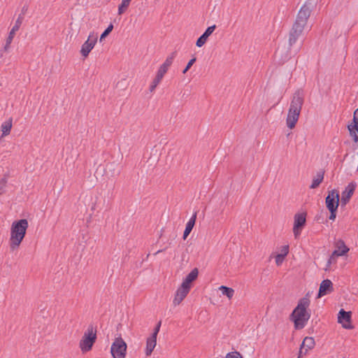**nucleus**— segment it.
Masks as SVG:
<instances>
[{"label": "nucleus", "mask_w": 358, "mask_h": 358, "mask_svg": "<svg viewBox=\"0 0 358 358\" xmlns=\"http://www.w3.org/2000/svg\"><path fill=\"white\" fill-rule=\"evenodd\" d=\"M96 339V330L92 327H88L80 342V348L81 351L83 352L90 351L95 343Z\"/></svg>", "instance_id": "4"}, {"label": "nucleus", "mask_w": 358, "mask_h": 358, "mask_svg": "<svg viewBox=\"0 0 358 358\" xmlns=\"http://www.w3.org/2000/svg\"><path fill=\"white\" fill-rule=\"evenodd\" d=\"M337 255H334V252H332L331 255L330 256L325 268V271H330L331 270V265L332 264H336L337 262Z\"/></svg>", "instance_id": "27"}, {"label": "nucleus", "mask_w": 358, "mask_h": 358, "mask_svg": "<svg viewBox=\"0 0 358 358\" xmlns=\"http://www.w3.org/2000/svg\"><path fill=\"white\" fill-rule=\"evenodd\" d=\"M333 290L334 287L331 281L328 279L324 280L320 283L317 297L320 298L323 296H325L333 292Z\"/></svg>", "instance_id": "16"}, {"label": "nucleus", "mask_w": 358, "mask_h": 358, "mask_svg": "<svg viewBox=\"0 0 358 358\" xmlns=\"http://www.w3.org/2000/svg\"><path fill=\"white\" fill-rule=\"evenodd\" d=\"M113 24H110L108 27L106 28V29L101 34L99 38V41L102 42L105 38L113 31Z\"/></svg>", "instance_id": "29"}, {"label": "nucleus", "mask_w": 358, "mask_h": 358, "mask_svg": "<svg viewBox=\"0 0 358 358\" xmlns=\"http://www.w3.org/2000/svg\"><path fill=\"white\" fill-rule=\"evenodd\" d=\"M27 10V7H23L22 8V12L24 13L26 12V10Z\"/></svg>", "instance_id": "39"}, {"label": "nucleus", "mask_w": 358, "mask_h": 358, "mask_svg": "<svg viewBox=\"0 0 358 358\" xmlns=\"http://www.w3.org/2000/svg\"><path fill=\"white\" fill-rule=\"evenodd\" d=\"M310 303V301L308 294L298 301L297 306L290 315V320L294 322L295 329H301L306 325L310 317V313L307 310Z\"/></svg>", "instance_id": "2"}, {"label": "nucleus", "mask_w": 358, "mask_h": 358, "mask_svg": "<svg viewBox=\"0 0 358 358\" xmlns=\"http://www.w3.org/2000/svg\"><path fill=\"white\" fill-rule=\"evenodd\" d=\"M306 223V213L302 211L296 213L294 216L293 234L295 238H298L301 234Z\"/></svg>", "instance_id": "7"}, {"label": "nucleus", "mask_w": 358, "mask_h": 358, "mask_svg": "<svg viewBox=\"0 0 358 358\" xmlns=\"http://www.w3.org/2000/svg\"><path fill=\"white\" fill-rule=\"evenodd\" d=\"M340 199L338 192L333 189L329 192L326 198V206L329 211L336 210L339 204Z\"/></svg>", "instance_id": "9"}, {"label": "nucleus", "mask_w": 358, "mask_h": 358, "mask_svg": "<svg viewBox=\"0 0 358 358\" xmlns=\"http://www.w3.org/2000/svg\"><path fill=\"white\" fill-rule=\"evenodd\" d=\"M336 210H332L330 211L331 215L329 216V219L334 220L336 218Z\"/></svg>", "instance_id": "38"}, {"label": "nucleus", "mask_w": 358, "mask_h": 358, "mask_svg": "<svg viewBox=\"0 0 358 358\" xmlns=\"http://www.w3.org/2000/svg\"><path fill=\"white\" fill-rule=\"evenodd\" d=\"M190 290L191 288H189V286L187 287L182 284H180L176 289L173 295L172 301L173 306H179L187 297Z\"/></svg>", "instance_id": "8"}, {"label": "nucleus", "mask_w": 358, "mask_h": 358, "mask_svg": "<svg viewBox=\"0 0 358 358\" xmlns=\"http://www.w3.org/2000/svg\"><path fill=\"white\" fill-rule=\"evenodd\" d=\"M196 219V213H194L186 224L185 229L183 233V239L185 240L192 230Z\"/></svg>", "instance_id": "20"}, {"label": "nucleus", "mask_w": 358, "mask_h": 358, "mask_svg": "<svg viewBox=\"0 0 358 358\" xmlns=\"http://www.w3.org/2000/svg\"><path fill=\"white\" fill-rule=\"evenodd\" d=\"M13 127V119L9 117L3 121L1 125V131L2 132L1 137L6 136L10 134Z\"/></svg>", "instance_id": "19"}, {"label": "nucleus", "mask_w": 358, "mask_h": 358, "mask_svg": "<svg viewBox=\"0 0 358 358\" xmlns=\"http://www.w3.org/2000/svg\"><path fill=\"white\" fill-rule=\"evenodd\" d=\"M208 41V38L202 34L196 41V45L198 48H201Z\"/></svg>", "instance_id": "31"}, {"label": "nucleus", "mask_w": 358, "mask_h": 358, "mask_svg": "<svg viewBox=\"0 0 358 358\" xmlns=\"http://www.w3.org/2000/svg\"><path fill=\"white\" fill-rule=\"evenodd\" d=\"M218 290L221 292L223 296H225L229 300H231L235 294V290L224 285H221L218 287Z\"/></svg>", "instance_id": "23"}, {"label": "nucleus", "mask_w": 358, "mask_h": 358, "mask_svg": "<svg viewBox=\"0 0 358 358\" xmlns=\"http://www.w3.org/2000/svg\"><path fill=\"white\" fill-rule=\"evenodd\" d=\"M303 103V95L301 92L294 93L292 99L289 112H300Z\"/></svg>", "instance_id": "10"}, {"label": "nucleus", "mask_w": 358, "mask_h": 358, "mask_svg": "<svg viewBox=\"0 0 358 358\" xmlns=\"http://www.w3.org/2000/svg\"><path fill=\"white\" fill-rule=\"evenodd\" d=\"M315 343L313 337H306L301 345L299 355L298 358H301L303 356L307 355L309 350H312L315 347Z\"/></svg>", "instance_id": "14"}, {"label": "nucleus", "mask_w": 358, "mask_h": 358, "mask_svg": "<svg viewBox=\"0 0 358 358\" xmlns=\"http://www.w3.org/2000/svg\"><path fill=\"white\" fill-rule=\"evenodd\" d=\"M127 345L122 337L115 338L110 347V354L113 358H125Z\"/></svg>", "instance_id": "5"}, {"label": "nucleus", "mask_w": 358, "mask_h": 358, "mask_svg": "<svg viewBox=\"0 0 358 358\" xmlns=\"http://www.w3.org/2000/svg\"><path fill=\"white\" fill-rule=\"evenodd\" d=\"M199 275V271L196 268L192 269L189 273H188L185 278L182 280L181 284L189 287L192 289V283L197 278Z\"/></svg>", "instance_id": "17"}, {"label": "nucleus", "mask_w": 358, "mask_h": 358, "mask_svg": "<svg viewBox=\"0 0 358 358\" xmlns=\"http://www.w3.org/2000/svg\"><path fill=\"white\" fill-rule=\"evenodd\" d=\"M355 112H358V108L355 110Z\"/></svg>", "instance_id": "40"}, {"label": "nucleus", "mask_w": 358, "mask_h": 358, "mask_svg": "<svg viewBox=\"0 0 358 358\" xmlns=\"http://www.w3.org/2000/svg\"><path fill=\"white\" fill-rule=\"evenodd\" d=\"M22 17L19 16L18 18L16 20L15 25L13 27L11 30L9 32L8 36L6 39V44L3 47L4 51L8 52L10 49V44L13 41V39L15 35L16 31H17L22 24Z\"/></svg>", "instance_id": "11"}, {"label": "nucleus", "mask_w": 358, "mask_h": 358, "mask_svg": "<svg viewBox=\"0 0 358 358\" xmlns=\"http://www.w3.org/2000/svg\"><path fill=\"white\" fill-rule=\"evenodd\" d=\"M157 345V338L152 336H150L147 338L146 341V347H145V355L147 356H150L155 348Z\"/></svg>", "instance_id": "21"}, {"label": "nucleus", "mask_w": 358, "mask_h": 358, "mask_svg": "<svg viewBox=\"0 0 358 358\" xmlns=\"http://www.w3.org/2000/svg\"><path fill=\"white\" fill-rule=\"evenodd\" d=\"M29 227L27 220L21 219L14 221L10 229L9 247L11 250H17L25 237Z\"/></svg>", "instance_id": "3"}, {"label": "nucleus", "mask_w": 358, "mask_h": 358, "mask_svg": "<svg viewBox=\"0 0 358 358\" xmlns=\"http://www.w3.org/2000/svg\"><path fill=\"white\" fill-rule=\"evenodd\" d=\"M338 322L346 329H352L351 312H346L343 309H341L338 314Z\"/></svg>", "instance_id": "12"}, {"label": "nucleus", "mask_w": 358, "mask_h": 358, "mask_svg": "<svg viewBox=\"0 0 358 358\" xmlns=\"http://www.w3.org/2000/svg\"><path fill=\"white\" fill-rule=\"evenodd\" d=\"M216 28V26L214 24V25H212L210 27H208L206 31H204V33L203 34L204 36H206L208 38V37L213 34V32L215 31Z\"/></svg>", "instance_id": "32"}, {"label": "nucleus", "mask_w": 358, "mask_h": 358, "mask_svg": "<svg viewBox=\"0 0 358 358\" xmlns=\"http://www.w3.org/2000/svg\"><path fill=\"white\" fill-rule=\"evenodd\" d=\"M162 80H160L159 79L157 78L156 77H155L153 78V80H152V82L150 83V85L149 86V90L150 92H153L156 87H157V85L161 83Z\"/></svg>", "instance_id": "30"}, {"label": "nucleus", "mask_w": 358, "mask_h": 358, "mask_svg": "<svg viewBox=\"0 0 358 358\" xmlns=\"http://www.w3.org/2000/svg\"><path fill=\"white\" fill-rule=\"evenodd\" d=\"M350 135L355 142H358V113H354L352 122L348 126Z\"/></svg>", "instance_id": "15"}, {"label": "nucleus", "mask_w": 358, "mask_h": 358, "mask_svg": "<svg viewBox=\"0 0 358 358\" xmlns=\"http://www.w3.org/2000/svg\"><path fill=\"white\" fill-rule=\"evenodd\" d=\"M313 8L314 3L310 0L306 1L301 6L289 33V45H293L301 36Z\"/></svg>", "instance_id": "1"}, {"label": "nucleus", "mask_w": 358, "mask_h": 358, "mask_svg": "<svg viewBox=\"0 0 358 358\" xmlns=\"http://www.w3.org/2000/svg\"><path fill=\"white\" fill-rule=\"evenodd\" d=\"M299 113H288L286 118V124L290 129L294 128L299 120Z\"/></svg>", "instance_id": "22"}, {"label": "nucleus", "mask_w": 358, "mask_h": 358, "mask_svg": "<svg viewBox=\"0 0 358 358\" xmlns=\"http://www.w3.org/2000/svg\"><path fill=\"white\" fill-rule=\"evenodd\" d=\"M355 188H356V184L353 183V182L349 183L345 187V189L341 193V196L340 199V202L342 206H345L349 202L351 196H352V194L355 190Z\"/></svg>", "instance_id": "13"}, {"label": "nucleus", "mask_w": 358, "mask_h": 358, "mask_svg": "<svg viewBox=\"0 0 358 358\" xmlns=\"http://www.w3.org/2000/svg\"><path fill=\"white\" fill-rule=\"evenodd\" d=\"M160 326H161V322H159L157 327H155V330H154V332L152 333V334L151 335V336L152 337H155L157 338V334L159 331V329H160Z\"/></svg>", "instance_id": "36"}, {"label": "nucleus", "mask_w": 358, "mask_h": 358, "mask_svg": "<svg viewBox=\"0 0 358 358\" xmlns=\"http://www.w3.org/2000/svg\"><path fill=\"white\" fill-rule=\"evenodd\" d=\"M168 69H165L164 67L160 66L156 73V75L155 77L159 79L160 80H162L164 75L167 73Z\"/></svg>", "instance_id": "28"}, {"label": "nucleus", "mask_w": 358, "mask_h": 358, "mask_svg": "<svg viewBox=\"0 0 358 358\" xmlns=\"http://www.w3.org/2000/svg\"><path fill=\"white\" fill-rule=\"evenodd\" d=\"M97 40V33L94 31H90L87 40L83 43L80 50V53L84 59H86L89 56L90 52L96 45Z\"/></svg>", "instance_id": "6"}, {"label": "nucleus", "mask_w": 358, "mask_h": 358, "mask_svg": "<svg viewBox=\"0 0 358 358\" xmlns=\"http://www.w3.org/2000/svg\"><path fill=\"white\" fill-rule=\"evenodd\" d=\"M285 257H284V256H282V255H280V254H278V255L275 256V257L276 264H277L278 266H280V265L282 264V262H283V261H284Z\"/></svg>", "instance_id": "35"}, {"label": "nucleus", "mask_w": 358, "mask_h": 358, "mask_svg": "<svg viewBox=\"0 0 358 358\" xmlns=\"http://www.w3.org/2000/svg\"><path fill=\"white\" fill-rule=\"evenodd\" d=\"M176 52H173L170 55H168V57L166 58L165 61L160 66L164 67L165 69H168L170 68V66L172 65L174 59L176 57Z\"/></svg>", "instance_id": "25"}, {"label": "nucleus", "mask_w": 358, "mask_h": 358, "mask_svg": "<svg viewBox=\"0 0 358 358\" xmlns=\"http://www.w3.org/2000/svg\"><path fill=\"white\" fill-rule=\"evenodd\" d=\"M280 253H279V254L284 257H286L287 255V254L289 253V245H282V247H280Z\"/></svg>", "instance_id": "34"}, {"label": "nucleus", "mask_w": 358, "mask_h": 358, "mask_svg": "<svg viewBox=\"0 0 358 358\" xmlns=\"http://www.w3.org/2000/svg\"><path fill=\"white\" fill-rule=\"evenodd\" d=\"M6 179L1 180V181H0V191H1V193H2L3 192V189L6 187Z\"/></svg>", "instance_id": "37"}, {"label": "nucleus", "mask_w": 358, "mask_h": 358, "mask_svg": "<svg viewBox=\"0 0 358 358\" xmlns=\"http://www.w3.org/2000/svg\"><path fill=\"white\" fill-rule=\"evenodd\" d=\"M132 0H121L120 3L117 7L118 15L124 14L129 9Z\"/></svg>", "instance_id": "24"}, {"label": "nucleus", "mask_w": 358, "mask_h": 358, "mask_svg": "<svg viewBox=\"0 0 358 358\" xmlns=\"http://www.w3.org/2000/svg\"><path fill=\"white\" fill-rule=\"evenodd\" d=\"M324 178V175L322 173H317V174L313 178L312 183L310 186L311 189L317 188L320 183L322 182Z\"/></svg>", "instance_id": "26"}, {"label": "nucleus", "mask_w": 358, "mask_h": 358, "mask_svg": "<svg viewBox=\"0 0 358 358\" xmlns=\"http://www.w3.org/2000/svg\"><path fill=\"white\" fill-rule=\"evenodd\" d=\"M195 62H196V57H193L192 59H191L188 62L185 68L183 69L182 73L185 74L189 71V69L191 68V66L194 64Z\"/></svg>", "instance_id": "33"}, {"label": "nucleus", "mask_w": 358, "mask_h": 358, "mask_svg": "<svg viewBox=\"0 0 358 358\" xmlns=\"http://www.w3.org/2000/svg\"><path fill=\"white\" fill-rule=\"evenodd\" d=\"M336 249L334 250V255H337V256H343L345 255L348 251L349 248L345 245V243L339 240L335 243Z\"/></svg>", "instance_id": "18"}]
</instances>
